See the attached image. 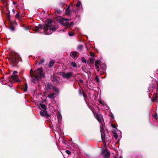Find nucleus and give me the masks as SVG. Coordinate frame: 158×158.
Returning a JSON list of instances; mask_svg holds the SVG:
<instances>
[{
  "label": "nucleus",
  "mask_w": 158,
  "mask_h": 158,
  "mask_svg": "<svg viewBox=\"0 0 158 158\" xmlns=\"http://www.w3.org/2000/svg\"><path fill=\"white\" fill-rule=\"evenodd\" d=\"M52 23L51 20L48 19L47 23L44 25L43 27L45 34L49 35L51 34L53 31H55L58 28L56 26L52 25Z\"/></svg>",
  "instance_id": "1"
},
{
  "label": "nucleus",
  "mask_w": 158,
  "mask_h": 158,
  "mask_svg": "<svg viewBox=\"0 0 158 158\" xmlns=\"http://www.w3.org/2000/svg\"><path fill=\"white\" fill-rule=\"evenodd\" d=\"M70 20L69 19L64 18H60L57 19V22L61 24L67 28L71 27L73 25V22H71L69 24L68 22Z\"/></svg>",
  "instance_id": "2"
},
{
  "label": "nucleus",
  "mask_w": 158,
  "mask_h": 158,
  "mask_svg": "<svg viewBox=\"0 0 158 158\" xmlns=\"http://www.w3.org/2000/svg\"><path fill=\"white\" fill-rule=\"evenodd\" d=\"M95 66L96 67V69L98 72L101 70V73L102 74L104 73L106 69V66L105 64L101 65L99 61L97 60L95 63Z\"/></svg>",
  "instance_id": "3"
},
{
  "label": "nucleus",
  "mask_w": 158,
  "mask_h": 158,
  "mask_svg": "<svg viewBox=\"0 0 158 158\" xmlns=\"http://www.w3.org/2000/svg\"><path fill=\"white\" fill-rule=\"evenodd\" d=\"M34 73H35V75H38V74L41 77H44L45 75L43 69L41 68L38 69L34 72Z\"/></svg>",
  "instance_id": "4"
},
{
  "label": "nucleus",
  "mask_w": 158,
  "mask_h": 158,
  "mask_svg": "<svg viewBox=\"0 0 158 158\" xmlns=\"http://www.w3.org/2000/svg\"><path fill=\"white\" fill-rule=\"evenodd\" d=\"M19 59L17 56H13L10 59V60L14 65H15L18 63Z\"/></svg>",
  "instance_id": "5"
},
{
  "label": "nucleus",
  "mask_w": 158,
  "mask_h": 158,
  "mask_svg": "<svg viewBox=\"0 0 158 158\" xmlns=\"http://www.w3.org/2000/svg\"><path fill=\"white\" fill-rule=\"evenodd\" d=\"M73 73L71 72L63 73L62 76L63 78L68 79L73 76Z\"/></svg>",
  "instance_id": "6"
},
{
  "label": "nucleus",
  "mask_w": 158,
  "mask_h": 158,
  "mask_svg": "<svg viewBox=\"0 0 158 158\" xmlns=\"http://www.w3.org/2000/svg\"><path fill=\"white\" fill-rule=\"evenodd\" d=\"M94 114L95 117L98 122L100 123H102L103 120V117L102 115L98 114L97 113H94Z\"/></svg>",
  "instance_id": "7"
},
{
  "label": "nucleus",
  "mask_w": 158,
  "mask_h": 158,
  "mask_svg": "<svg viewBox=\"0 0 158 158\" xmlns=\"http://www.w3.org/2000/svg\"><path fill=\"white\" fill-rule=\"evenodd\" d=\"M11 78L14 81L16 82H19L20 81L19 79L18 78V77L17 75H13L11 76Z\"/></svg>",
  "instance_id": "8"
},
{
  "label": "nucleus",
  "mask_w": 158,
  "mask_h": 158,
  "mask_svg": "<svg viewBox=\"0 0 158 158\" xmlns=\"http://www.w3.org/2000/svg\"><path fill=\"white\" fill-rule=\"evenodd\" d=\"M40 109L41 110L46 111L47 110V107L44 104L42 103H40Z\"/></svg>",
  "instance_id": "9"
},
{
  "label": "nucleus",
  "mask_w": 158,
  "mask_h": 158,
  "mask_svg": "<svg viewBox=\"0 0 158 158\" xmlns=\"http://www.w3.org/2000/svg\"><path fill=\"white\" fill-rule=\"evenodd\" d=\"M35 76L34 78L32 79V81L35 83L38 81V75L37 74L35 75Z\"/></svg>",
  "instance_id": "10"
},
{
  "label": "nucleus",
  "mask_w": 158,
  "mask_h": 158,
  "mask_svg": "<svg viewBox=\"0 0 158 158\" xmlns=\"http://www.w3.org/2000/svg\"><path fill=\"white\" fill-rule=\"evenodd\" d=\"M70 55L71 57L74 58H77L78 56H77V52H71L70 53Z\"/></svg>",
  "instance_id": "11"
},
{
  "label": "nucleus",
  "mask_w": 158,
  "mask_h": 158,
  "mask_svg": "<svg viewBox=\"0 0 158 158\" xmlns=\"http://www.w3.org/2000/svg\"><path fill=\"white\" fill-rule=\"evenodd\" d=\"M69 8L70 6H69L65 10V12L67 15H70L71 14V11Z\"/></svg>",
  "instance_id": "12"
},
{
  "label": "nucleus",
  "mask_w": 158,
  "mask_h": 158,
  "mask_svg": "<svg viewBox=\"0 0 158 158\" xmlns=\"http://www.w3.org/2000/svg\"><path fill=\"white\" fill-rule=\"evenodd\" d=\"M40 115L42 117L46 116L47 115V111L46 110L45 111H40Z\"/></svg>",
  "instance_id": "13"
},
{
  "label": "nucleus",
  "mask_w": 158,
  "mask_h": 158,
  "mask_svg": "<svg viewBox=\"0 0 158 158\" xmlns=\"http://www.w3.org/2000/svg\"><path fill=\"white\" fill-rule=\"evenodd\" d=\"M55 94L54 93H51L48 95V97L50 98H53L55 97Z\"/></svg>",
  "instance_id": "14"
},
{
  "label": "nucleus",
  "mask_w": 158,
  "mask_h": 158,
  "mask_svg": "<svg viewBox=\"0 0 158 158\" xmlns=\"http://www.w3.org/2000/svg\"><path fill=\"white\" fill-rule=\"evenodd\" d=\"M55 62V61L54 60H51L49 63V65H48L50 67H52L53 66V65H54V64Z\"/></svg>",
  "instance_id": "15"
},
{
  "label": "nucleus",
  "mask_w": 158,
  "mask_h": 158,
  "mask_svg": "<svg viewBox=\"0 0 158 158\" xmlns=\"http://www.w3.org/2000/svg\"><path fill=\"white\" fill-rule=\"evenodd\" d=\"M53 87L52 85L48 84L47 85L46 88L47 89H52Z\"/></svg>",
  "instance_id": "16"
},
{
  "label": "nucleus",
  "mask_w": 158,
  "mask_h": 158,
  "mask_svg": "<svg viewBox=\"0 0 158 158\" xmlns=\"http://www.w3.org/2000/svg\"><path fill=\"white\" fill-rule=\"evenodd\" d=\"M110 152H107L105 154V155L104 156V158H107L110 156Z\"/></svg>",
  "instance_id": "17"
},
{
  "label": "nucleus",
  "mask_w": 158,
  "mask_h": 158,
  "mask_svg": "<svg viewBox=\"0 0 158 158\" xmlns=\"http://www.w3.org/2000/svg\"><path fill=\"white\" fill-rule=\"evenodd\" d=\"M157 99V97L156 94L155 95V96L152 98V102H154L156 101Z\"/></svg>",
  "instance_id": "18"
},
{
  "label": "nucleus",
  "mask_w": 158,
  "mask_h": 158,
  "mask_svg": "<svg viewBox=\"0 0 158 158\" xmlns=\"http://www.w3.org/2000/svg\"><path fill=\"white\" fill-rule=\"evenodd\" d=\"M24 91L25 92H26L27 90V83H25L24 86L23 87Z\"/></svg>",
  "instance_id": "19"
},
{
  "label": "nucleus",
  "mask_w": 158,
  "mask_h": 158,
  "mask_svg": "<svg viewBox=\"0 0 158 158\" xmlns=\"http://www.w3.org/2000/svg\"><path fill=\"white\" fill-rule=\"evenodd\" d=\"M44 59H42L40 60V61L39 62L38 64L39 65H40L44 63Z\"/></svg>",
  "instance_id": "20"
},
{
  "label": "nucleus",
  "mask_w": 158,
  "mask_h": 158,
  "mask_svg": "<svg viewBox=\"0 0 158 158\" xmlns=\"http://www.w3.org/2000/svg\"><path fill=\"white\" fill-rule=\"evenodd\" d=\"M101 135L102 139L103 140V139H105V136L104 135V133H103L101 130Z\"/></svg>",
  "instance_id": "21"
},
{
  "label": "nucleus",
  "mask_w": 158,
  "mask_h": 158,
  "mask_svg": "<svg viewBox=\"0 0 158 158\" xmlns=\"http://www.w3.org/2000/svg\"><path fill=\"white\" fill-rule=\"evenodd\" d=\"M80 6H82L81 3L80 1L78 2L76 5L77 7H78Z\"/></svg>",
  "instance_id": "22"
},
{
  "label": "nucleus",
  "mask_w": 158,
  "mask_h": 158,
  "mask_svg": "<svg viewBox=\"0 0 158 158\" xmlns=\"http://www.w3.org/2000/svg\"><path fill=\"white\" fill-rule=\"evenodd\" d=\"M53 90L55 91L56 92H58L59 91V89L58 88H56L55 87H53L52 89Z\"/></svg>",
  "instance_id": "23"
},
{
  "label": "nucleus",
  "mask_w": 158,
  "mask_h": 158,
  "mask_svg": "<svg viewBox=\"0 0 158 158\" xmlns=\"http://www.w3.org/2000/svg\"><path fill=\"white\" fill-rule=\"evenodd\" d=\"M57 116L58 119H60L62 118L61 115L59 113H58L57 114Z\"/></svg>",
  "instance_id": "24"
},
{
  "label": "nucleus",
  "mask_w": 158,
  "mask_h": 158,
  "mask_svg": "<svg viewBox=\"0 0 158 158\" xmlns=\"http://www.w3.org/2000/svg\"><path fill=\"white\" fill-rule=\"evenodd\" d=\"M82 48H83V46H82V45H79V46L78 47V50L81 51L82 50Z\"/></svg>",
  "instance_id": "25"
},
{
  "label": "nucleus",
  "mask_w": 158,
  "mask_h": 158,
  "mask_svg": "<svg viewBox=\"0 0 158 158\" xmlns=\"http://www.w3.org/2000/svg\"><path fill=\"white\" fill-rule=\"evenodd\" d=\"M81 61L83 62L84 63H86V60L85 59V58H84V57H82L81 58Z\"/></svg>",
  "instance_id": "26"
},
{
  "label": "nucleus",
  "mask_w": 158,
  "mask_h": 158,
  "mask_svg": "<svg viewBox=\"0 0 158 158\" xmlns=\"http://www.w3.org/2000/svg\"><path fill=\"white\" fill-rule=\"evenodd\" d=\"M9 29L11 31H14L15 29V28L13 26H10V27H9Z\"/></svg>",
  "instance_id": "27"
},
{
  "label": "nucleus",
  "mask_w": 158,
  "mask_h": 158,
  "mask_svg": "<svg viewBox=\"0 0 158 158\" xmlns=\"http://www.w3.org/2000/svg\"><path fill=\"white\" fill-rule=\"evenodd\" d=\"M71 65L73 67H77L76 64L75 62H73L71 63Z\"/></svg>",
  "instance_id": "28"
},
{
  "label": "nucleus",
  "mask_w": 158,
  "mask_h": 158,
  "mask_svg": "<svg viewBox=\"0 0 158 158\" xmlns=\"http://www.w3.org/2000/svg\"><path fill=\"white\" fill-rule=\"evenodd\" d=\"M20 17V15L19 13H17L15 15L16 18L19 19Z\"/></svg>",
  "instance_id": "29"
},
{
  "label": "nucleus",
  "mask_w": 158,
  "mask_h": 158,
  "mask_svg": "<svg viewBox=\"0 0 158 158\" xmlns=\"http://www.w3.org/2000/svg\"><path fill=\"white\" fill-rule=\"evenodd\" d=\"M82 95L84 98H85L86 97V95L82 91Z\"/></svg>",
  "instance_id": "30"
},
{
  "label": "nucleus",
  "mask_w": 158,
  "mask_h": 158,
  "mask_svg": "<svg viewBox=\"0 0 158 158\" xmlns=\"http://www.w3.org/2000/svg\"><path fill=\"white\" fill-rule=\"evenodd\" d=\"M96 81L98 82L99 81V78L98 76H96L95 78Z\"/></svg>",
  "instance_id": "31"
},
{
  "label": "nucleus",
  "mask_w": 158,
  "mask_h": 158,
  "mask_svg": "<svg viewBox=\"0 0 158 158\" xmlns=\"http://www.w3.org/2000/svg\"><path fill=\"white\" fill-rule=\"evenodd\" d=\"M73 35H74V33L72 32H70L69 33V35L71 36H73Z\"/></svg>",
  "instance_id": "32"
},
{
  "label": "nucleus",
  "mask_w": 158,
  "mask_h": 158,
  "mask_svg": "<svg viewBox=\"0 0 158 158\" xmlns=\"http://www.w3.org/2000/svg\"><path fill=\"white\" fill-rule=\"evenodd\" d=\"M33 72V70L32 69H31V71L30 72V74L31 75L33 76V73H32V72Z\"/></svg>",
  "instance_id": "33"
},
{
  "label": "nucleus",
  "mask_w": 158,
  "mask_h": 158,
  "mask_svg": "<svg viewBox=\"0 0 158 158\" xmlns=\"http://www.w3.org/2000/svg\"><path fill=\"white\" fill-rule=\"evenodd\" d=\"M53 81L54 82H55L56 83H58V80L56 78L54 79Z\"/></svg>",
  "instance_id": "34"
},
{
  "label": "nucleus",
  "mask_w": 158,
  "mask_h": 158,
  "mask_svg": "<svg viewBox=\"0 0 158 158\" xmlns=\"http://www.w3.org/2000/svg\"><path fill=\"white\" fill-rule=\"evenodd\" d=\"M65 152L68 155L70 154L71 153L70 151L69 150H67L65 151Z\"/></svg>",
  "instance_id": "35"
},
{
  "label": "nucleus",
  "mask_w": 158,
  "mask_h": 158,
  "mask_svg": "<svg viewBox=\"0 0 158 158\" xmlns=\"http://www.w3.org/2000/svg\"><path fill=\"white\" fill-rule=\"evenodd\" d=\"M82 91H81L80 89H79V94L80 95H81L82 94Z\"/></svg>",
  "instance_id": "36"
},
{
  "label": "nucleus",
  "mask_w": 158,
  "mask_h": 158,
  "mask_svg": "<svg viewBox=\"0 0 158 158\" xmlns=\"http://www.w3.org/2000/svg\"><path fill=\"white\" fill-rule=\"evenodd\" d=\"M157 117V114L156 113H155L153 117L155 119H156Z\"/></svg>",
  "instance_id": "37"
},
{
  "label": "nucleus",
  "mask_w": 158,
  "mask_h": 158,
  "mask_svg": "<svg viewBox=\"0 0 158 158\" xmlns=\"http://www.w3.org/2000/svg\"><path fill=\"white\" fill-rule=\"evenodd\" d=\"M99 103L100 104H102V105H104V104L105 103L103 101H100L99 102Z\"/></svg>",
  "instance_id": "38"
},
{
  "label": "nucleus",
  "mask_w": 158,
  "mask_h": 158,
  "mask_svg": "<svg viewBox=\"0 0 158 158\" xmlns=\"http://www.w3.org/2000/svg\"><path fill=\"white\" fill-rule=\"evenodd\" d=\"M111 126L113 128H115L116 127L115 125V124H111Z\"/></svg>",
  "instance_id": "39"
},
{
  "label": "nucleus",
  "mask_w": 158,
  "mask_h": 158,
  "mask_svg": "<svg viewBox=\"0 0 158 158\" xmlns=\"http://www.w3.org/2000/svg\"><path fill=\"white\" fill-rule=\"evenodd\" d=\"M17 72L16 71H14L13 72V74H15V73H17Z\"/></svg>",
  "instance_id": "40"
},
{
  "label": "nucleus",
  "mask_w": 158,
  "mask_h": 158,
  "mask_svg": "<svg viewBox=\"0 0 158 158\" xmlns=\"http://www.w3.org/2000/svg\"><path fill=\"white\" fill-rule=\"evenodd\" d=\"M79 81H80V82H81V83H83V81L82 79H80L79 80Z\"/></svg>",
  "instance_id": "41"
},
{
  "label": "nucleus",
  "mask_w": 158,
  "mask_h": 158,
  "mask_svg": "<svg viewBox=\"0 0 158 158\" xmlns=\"http://www.w3.org/2000/svg\"><path fill=\"white\" fill-rule=\"evenodd\" d=\"M117 135H114V137H115L116 139L117 138V137H118V136H117Z\"/></svg>",
  "instance_id": "42"
},
{
  "label": "nucleus",
  "mask_w": 158,
  "mask_h": 158,
  "mask_svg": "<svg viewBox=\"0 0 158 158\" xmlns=\"http://www.w3.org/2000/svg\"><path fill=\"white\" fill-rule=\"evenodd\" d=\"M105 150H103L102 151V153H104L105 152Z\"/></svg>",
  "instance_id": "43"
},
{
  "label": "nucleus",
  "mask_w": 158,
  "mask_h": 158,
  "mask_svg": "<svg viewBox=\"0 0 158 158\" xmlns=\"http://www.w3.org/2000/svg\"><path fill=\"white\" fill-rule=\"evenodd\" d=\"M12 11H13V12L14 13H15V10H14V9H13V10H12Z\"/></svg>",
  "instance_id": "44"
},
{
  "label": "nucleus",
  "mask_w": 158,
  "mask_h": 158,
  "mask_svg": "<svg viewBox=\"0 0 158 158\" xmlns=\"http://www.w3.org/2000/svg\"><path fill=\"white\" fill-rule=\"evenodd\" d=\"M13 4H14L15 5V4H16V3H15V2L13 1Z\"/></svg>",
  "instance_id": "45"
},
{
  "label": "nucleus",
  "mask_w": 158,
  "mask_h": 158,
  "mask_svg": "<svg viewBox=\"0 0 158 158\" xmlns=\"http://www.w3.org/2000/svg\"><path fill=\"white\" fill-rule=\"evenodd\" d=\"M93 53H91V56H93Z\"/></svg>",
  "instance_id": "46"
},
{
  "label": "nucleus",
  "mask_w": 158,
  "mask_h": 158,
  "mask_svg": "<svg viewBox=\"0 0 158 158\" xmlns=\"http://www.w3.org/2000/svg\"><path fill=\"white\" fill-rule=\"evenodd\" d=\"M157 89L158 90V83H157Z\"/></svg>",
  "instance_id": "47"
}]
</instances>
